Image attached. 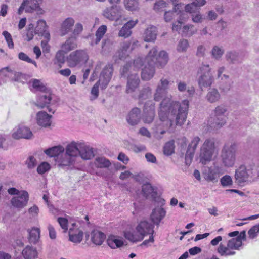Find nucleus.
I'll list each match as a JSON object with an SVG mask.
<instances>
[{"mask_svg":"<svg viewBox=\"0 0 259 259\" xmlns=\"http://www.w3.org/2000/svg\"><path fill=\"white\" fill-rule=\"evenodd\" d=\"M124 236L126 239L133 242H139L143 239L142 235H140L138 232H125Z\"/></svg>","mask_w":259,"mask_h":259,"instance_id":"obj_47","label":"nucleus"},{"mask_svg":"<svg viewBox=\"0 0 259 259\" xmlns=\"http://www.w3.org/2000/svg\"><path fill=\"white\" fill-rule=\"evenodd\" d=\"M242 245V241L234 238L228 241L227 246L221 243L217 251L221 256L233 255L236 253L235 250H239V248Z\"/></svg>","mask_w":259,"mask_h":259,"instance_id":"obj_6","label":"nucleus"},{"mask_svg":"<svg viewBox=\"0 0 259 259\" xmlns=\"http://www.w3.org/2000/svg\"><path fill=\"white\" fill-rule=\"evenodd\" d=\"M124 5L128 11H136L139 9V3L138 0H124Z\"/></svg>","mask_w":259,"mask_h":259,"instance_id":"obj_48","label":"nucleus"},{"mask_svg":"<svg viewBox=\"0 0 259 259\" xmlns=\"http://www.w3.org/2000/svg\"><path fill=\"white\" fill-rule=\"evenodd\" d=\"M79 155L84 160H89L94 156L93 148L84 143H80Z\"/></svg>","mask_w":259,"mask_h":259,"instance_id":"obj_25","label":"nucleus"},{"mask_svg":"<svg viewBox=\"0 0 259 259\" xmlns=\"http://www.w3.org/2000/svg\"><path fill=\"white\" fill-rule=\"evenodd\" d=\"M228 111V107L224 104L217 106L214 109V115L210 117L208 124L210 127L219 129L226 123L225 113Z\"/></svg>","mask_w":259,"mask_h":259,"instance_id":"obj_4","label":"nucleus"},{"mask_svg":"<svg viewBox=\"0 0 259 259\" xmlns=\"http://www.w3.org/2000/svg\"><path fill=\"white\" fill-rule=\"evenodd\" d=\"M259 232V224L253 226L248 232L249 237L250 239H254L256 237L257 233Z\"/></svg>","mask_w":259,"mask_h":259,"instance_id":"obj_62","label":"nucleus"},{"mask_svg":"<svg viewBox=\"0 0 259 259\" xmlns=\"http://www.w3.org/2000/svg\"><path fill=\"white\" fill-rule=\"evenodd\" d=\"M155 117V103L152 101L146 102L144 105L142 119L144 123H151Z\"/></svg>","mask_w":259,"mask_h":259,"instance_id":"obj_11","label":"nucleus"},{"mask_svg":"<svg viewBox=\"0 0 259 259\" xmlns=\"http://www.w3.org/2000/svg\"><path fill=\"white\" fill-rule=\"evenodd\" d=\"M64 150L65 149L62 146L59 145L48 148L44 152L50 157H55L59 156L60 154L63 153Z\"/></svg>","mask_w":259,"mask_h":259,"instance_id":"obj_39","label":"nucleus"},{"mask_svg":"<svg viewBox=\"0 0 259 259\" xmlns=\"http://www.w3.org/2000/svg\"><path fill=\"white\" fill-rule=\"evenodd\" d=\"M29 199V194L26 191H22L17 196L12 198L11 203L13 206L21 209L26 206Z\"/></svg>","mask_w":259,"mask_h":259,"instance_id":"obj_15","label":"nucleus"},{"mask_svg":"<svg viewBox=\"0 0 259 259\" xmlns=\"http://www.w3.org/2000/svg\"><path fill=\"white\" fill-rule=\"evenodd\" d=\"M113 67L111 65H106L102 70L99 80V82H101V89H105L109 82L113 72Z\"/></svg>","mask_w":259,"mask_h":259,"instance_id":"obj_16","label":"nucleus"},{"mask_svg":"<svg viewBox=\"0 0 259 259\" xmlns=\"http://www.w3.org/2000/svg\"><path fill=\"white\" fill-rule=\"evenodd\" d=\"M29 233L28 240L30 243L36 244L40 238V229L38 228L33 227L31 229H28Z\"/></svg>","mask_w":259,"mask_h":259,"instance_id":"obj_38","label":"nucleus"},{"mask_svg":"<svg viewBox=\"0 0 259 259\" xmlns=\"http://www.w3.org/2000/svg\"><path fill=\"white\" fill-rule=\"evenodd\" d=\"M197 32V28L194 25L188 24L184 25L181 30L182 35L185 37H191Z\"/></svg>","mask_w":259,"mask_h":259,"instance_id":"obj_40","label":"nucleus"},{"mask_svg":"<svg viewBox=\"0 0 259 259\" xmlns=\"http://www.w3.org/2000/svg\"><path fill=\"white\" fill-rule=\"evenodd\" d=\"M75 20L73 18L68 17L65 19L62 23L60 27L61 35L64 36L71 32Z\"/></svg>","mask_w":259,"mask_h":259,"instance_id":"obj_29","label":"nucleus"},{"mask_svg":"<svg viewBox=\"0 0 259 259\" xmlns=\"http://www.w3.org/2000/svg\"><path fill=\"white\" fill-rule=\"evenodd\" d=\"M225 58L226 61L230 65L239 64L241 63L243 61L239 53L234 50L227 51Z\"/></svg>","mask_w":259,"mask_h":259,"instance_id":"obj_22","label":"nucleus"},{"mask_svg":"<svg viewBox=\"0 0 259 259\" xmlns=\"http://www.w3.org/2000/svg\"><path fill=\"white\" fill-rule=\"evenodd\" d=\"M123 76H127L126 92L129 94L135 92L140 83V79L138 74L136 72H128Z\"/></svg>","mask_w":259,"mask_h":259,"instance_id":"obj_14","label":"nucleus"},{"mask_svg":"<svg viewBox=\"0 0 259 259\" xmlns=\"http://www.w3.org/2000/svg\"><path fill=\"white\" fill-rule=\"evenodd\" d=\"M157 36V28L156 27L151 26L148 27L144 33V39L147 42H154Z\"/></svg>","mask_w":259,"mask_h":259,"instance_id":"obj_31","label":"nucleus"},{"mask_svg":"<svg viewBox=\"0 0 259 259\" xmlns=\"http://www.w3.org/2000/svg\"><path fill=\"white\" fill-rule=\"evenodd\" d=\"M107 242L108 245L112 249L120 247L123 245V241L122 240L117 239L113 236L109 237Z\"/></svg>","mask_w":259,"mask_h":259,"instance_id":"obj_44","label":"nucleus"},{"mask_svg":"<svg viewBox=\"0 0 259 259\" xmlns=\"http://www.w3.org/2000/svg\"><path fill=\"white\" fill-rule=\"evenodd\" d=\"M220 182L223 187L231 186L233 184V181L231 177L227 175L223 176L221 179Z\"/></svg>","mask_w":259,"mask_h":259,"instance_id":"obj_59","label":"nucleus"},{"mask_svg":"<svg viewBox=\"0 0 259 259\" xmlns=\"http://www.w3.org/2000/svg\"><path fill=\"white\" fill-rule=\"evenodd\" d=\"M174 148L173 141L167 142L163 147V153L167 156L171 155L174 152Z\"/></svg>","mask_w":259,"mask_h":259,"instance_id":"obj_53","label":"nucleus"},{"mask_svg":"<svg viewBox=\"0 0 259 259\" xmlns=\"http://www.w3.org/2000/svg\"><path fill=\"white\" fill-rule=\"evenodd\" d=\"M77 45L76 41V38L73 37L68 38L65 42L62 44L61 48L62 51L65 53L75 49L77 48Z\"/></svg>","mask_w":259,"mask_h":259,"instance_id":"obj_30","label":"nucleus"},{"mask_svg":"<svg viewBox=\"0 0 259 259\" xmlns=\"http://www.w3.org/2000/svg\"><path fill=\"white\" fill-rule=\"evenodd\" d=\"M141 119V110L137 107L133 108L126 116V121L131 125L138 124Z\"/></svg>","mask_w":259,"mask_h":259,"instance_id":"obj_20","label":"nucleus"},{"mask_svg":"<svg viewBox=\"0 0 259 259\" xmlns=\"http://www.w3.org/2000/svg\"><path fill=\"white\" fill-rule=\"evenodd\" d=\"M189 101L184 100L181 103L172 101L169 98H164L160 104L158 110L159 120L155 124L154 130L157 133L163 134L166 130L173 128L175 124L181 126L186 121Z\"/></svg>","mask_w":259,"mask_h":259,"instance_id":"obj_1","label":"nucleus"},{"mask_svg":"<svg viewBox=\"0 0 259 259\" xmlns=\"http://www.w3.org/2000/svg\"><path fill=\"white\" fill-rule=\"evenodd\" d=\"M155 49L156 53L155 55L154 65L158 68H163L167 64L168 61V55L165 51H161L158 54V49L157 47H154L151 49Z\"/></svg>","mask_w":259,"mask_h":259,"instance_id":"obj_18","label":"nucleus"},{"mask_svg":"<svg viewBox=\"0 0 259 259\" xmlns=\"http://www.w3.org/2000/svg\"><path fill=\"white\" fill-rule=\"evenodd\" d=\"M137 232L142 235V237L147 234H153L154 233L153 225L149 223L147 221L141 222L136 228Z\"/></svg>","mask_w":259,"mask_h":259,"instance_id":"obj_19","label":"nucleus"},{"mask_svg":"<svg viewBox=\"0 0 259 259\" xmlns=\"http://www.w3.org/2000/svg\"><path fill=\"white\" fill-rule=\"evenodd\" d=\"M167 4L163 0H157L153 6V9L156 12H159L163 11V9L166 7Z\"/></svg>","mask_w":259,"mask_h":259,"instance_id":"obj_56","label":"nucleus"},{"mask_svg":"<svg viewBox=\"0 0 259 259\" xmlns=\"http://www.w3.org/2000/svg\"><path fill=\"white\" fill-rule=\"evenodd\" d=\"M200 141V139L198 137H195L191 141V143L189 144L188 146V149L187 150L186 153V161L187 164L188 163V159H190V162H191V160L192 158L193 157L194 152L195 151V150L196 149L197 146L198 144L199 143V142Z\"/></svg>","mask_w":259,"mask_h":259,"instance_id":"obj_26","label":"nucleus"},{"mask_svg":"<svg viewBox=\"0 0 259 259\" xmlns=\"http://www.w3.org/2000/svg\"><path fill=\"white\" fill-rule=\"evenodd\" d=\"M221 98V95L217 88H209L205 97L206 101L209 103L213 104L218 102Z\"/></svg>","mask_w":259,"mask_h":259,"instance_id":"obj_27","label":"nucleus"},{"mask_svg":"<svg viewBox=\"0 0 259 259\" xmlns=\"http://www.w3.org/2000/svg\"><path fill=\"white\" fill-rule=\"evenodd\" d=\"M41 1L42 0H23L18 10V14L21 15L24 10L26 13L36 11L37 14H43L44 10L39 6Z\"/></svg>","mask_w":259,"mask_h":259,"instance_id":"obj_8","label":"nucleus"},{"mask_svg":"<svg viewBox=\"0 0 259 259\" xmlns=\"http://www.w3.org/2000/svg\"><path fill=\"white\" fill-rule=\"evenodd\" d=\"M165 215L166 211L165 209L161 207H157L152 210L151 219L153 223L158 226Z\"/></svg>","mask_w":259,"mask_h":259,"instance_id":"obj_23","label":"nucleus"},{"mask_svg":"<svg viewBox=\"0 0 259 259\" xmlns=\"http://www.w3.org/2000/svg\"><path fill=\"white\" fill-rule=\"evenodd\" d=\"M33 136L30 130L26 126H20L12 134V137L15 139L20 138L30 139Z\"/></svg>","mask_w":259,"mask_h":259,"instance_id":"obj_24","label":"nucleus"},{"mask_svg":"<svg viewBox=\"0 0 259 259\" xmlns=\"http://www.w3.org/2000/svg\"><path fill=\"white\" fill-rule=\"evenodd\" d=\"M83 232L81 230L77 229L74 231V230L70 228L69 230V240L75 243L81 242L83 237Z\"/></svg>","mask_w":259,"mask_h":259,"instance_id":"obj_36","label":"nucleus"},{"mask_svg":"<svg viewBox=\"0 0 259 259\" xmlns=\"http://www.w3.org/2000/svg\"><path fill=\"white\" fill-rule=\"evenodd\" d=\"M37 164V160L33 156H29L25 161V164L29 169L34 168Z\"/></svg>","mask_w":259,"mask_h":259,"instance_id":"obj_58","label":"nucleus"},{"mask_svg":"<svg viewBox=\"0 0 259 259\" xmlns=\"http://www.w3.org/2000/svg\"><path fill=\"white\" fill-rule=\"evenodd\" d=\"M202 175L208 182L216 183L220 177V168L218 166H206L203 169Z\"/></svg>","mask_w":259,"mask_h":259,"instance_id":"obj_10","label":"nucleus"},{"mask_svg":"<svg viewBox=\"0 0 259 259\" xmlns=\"http://www.w3.org/2000/svg\"><path fill=\"white\" fill-rule=\"evenodd\" d=\"M191 16L192 21L195 23H201L204 19L199 10L191 15Z\"/></svg>","mask_w":259,"mask_h":259,"instance_id":"obj_57","label":"nucleus"},{"mask_svg":"<svg viewBox=\"0 0 259 259\" xmlns=\"http://www.w3.org/2000/svg\"><path fill=\"white\" fill-rule=\"evenodd\" d=\"M145 58L143 60L141 57H138L134 60L133 63H128L124 65L120 70L121 75H125L128 72H132L134 70L135 72L137 71L141 67L145 66Z\"/></svg>","mask_w":259,"mask_h":259,"instance_id":"obj_13","label":"nucleus"},{"mask_svg":"<svg viewBox=\"0 0 259 259\" xmlns=\"http://www.w3.org/2000/svg\"><path fill=\"white\" fill-rule=\"evenodd\" d=\"M255 174L254 166H249L247 168L244 165H240L235 171V178L240 185L253 178Z\"/></svg>","mask_w":259,"mask_h":259,"instance_id":"obj_7","label":"nucleus"},{"mask_svg":"<svg viewBox=\"0 0 259 259\" xmlns=\"http://www.w3.org/2000/svg\"><path fill=\"white\" fill-rule=\"evenodd\" d=\"M50 169V164L46 162L41 163L37 168V171L39 174H43Z\"/></svg>","mask_w":259,"mask_h":259,"instance_id":"obj_60","label":"nucleus"},{"mask_svg":"<svg viewBox=\"0 0 259 259\" xmlns=\"http://www.w3.org/2000/svg\"><path fill=\"white\" fill-rule=\"evenodd\" d=\"M46 23L44 20H39L37 21V25L35 27V32L36 34L39 35H45L46 37H48L50 35L48 32H46Z\"/></svg>","mask_w":259,"mask_h":259,"instance_id":"obj_42","label":"nucleus"},{"mask_svg":"<svg viewBox=\"0 0 259 259\" xmlns=\"http://www.w3.org/2000/svg\"><path fill=\"white\" fill-rule=\"evenodd\" d=\"M3 35L5 37V38L8 44V46L9 48H13L14 47V43L13 41L12 37L10 33H9L7 31H4L3 32Z\"/></svg>","mask_w":259,"mask_h":259,"instance_id":"obj_64","label":"nucleus"},{"mask_svg":"<svg viewBox=\"0 0 259 259\" xmlns=\"http://www.w3.org/2000/svg\"><path fill=\"white\" fill-rule=\"evenodd\" d=\"M106 30L107 27L105 25H102L98 29L96 32L95 44H97L99 42Z\"/></svg>","mask_w":259,"mask_h":259,"instance_id":"obj_52","label":"nucleus"},{"mask_svg":"<svg viewBox=\"0 0 259 259\" xmlns=\"http://www.w3.org/2000/svg\"><path fill=\"white\" fill-rule=\"evenodd\" d=\"M142 191L146 197L149 196L154 197L157 194L154 188L149 183L145 184L142 186Z\"/></svg>","mask_w":259,"mask_h":259,"instance_id":"obj_43","label":"nucleus"},{"mask_svg":"<svg viewBox=\"0 0 259 259\" xmlns=\"http://www.w3.org/2000/svg\"><path fill=\"white\" fill-rule=\"evenodd\" d=\"M94 164L98 168H108L111 165L110 161L104 157H96Z\"/></svg>","mask_w":259,"mask_h":259,"instance_id":"obj_45","label":"nucleus"},{"mask_svg":"<svg viewBox=\"0 0 259 259\" xmlns=\"http://www.w3.org/2000/svg\"><path fill=\"white\" fill-rule=\"evenodd\" d=\"M105 238V235L101 231L94 230L91 232L92 242L96 245H102Z\"/></svg>","mask_w":259,"mask_h":259,"instance_id":"obj_33","label":"nucleus"},{"mask_svg":"<svg viewBox=\"0 0 259 259\" xmlns=\"http://www.w3.org/2000/svg\"><path fill=\"white\" fill-rule=\"evenodd\" d=\"M232 87V83L230 81H220L219 89L222 93H228Z\"/></svg>","mask_w":259,"mask_h":259,"instance_id":"obj_54","label":"nucleus"},{"mask_svg":"<svg viewBox=\"0 0 259 259\" xmlns=\"http://www.w3.org/2000/svg\"><path fill=\"white\" fill-rule=\"evenodd\" d=\"M80 143L72 142L67 146L65 153L75 159V157L79 154V147L80 146Z\"/></svg>","mask_w":259,"mask_h":259,"instance_id":"obj_35","label":"nucleus"},{"mask_svg":"<svg viewBox=\"0 0 259 259\" xmlns=\"http://www.w3.org/2000/svg\"><path fill=\"white\" fill-rule=\"evenodd\" d=\"M169 81L164 78L160 79L159 83L158 84L155 93L154 95V100L156 101H159L163 97L166 92L168 88Z\"/></svg>","mask_w":259,"mask_h":259,"instance_id":"obj_17","label":"nucleus"},{"mask_svg":"<svg viewBox=\"0 0 259 259\" xmlns=\"http://www.w3.org/2000/svg\"><path fill=\"white\" fill-rule=\"evenodd\" d=\"M64 52L62 50H59L55 55L54 59V64H57L60 68L62 67V65L65 62Z\"/></svg>","mask_w":259,"mask_h":259,"instance_id":"obj_49","label":"nucleus"},{"mask_svg":"<svg viewBox=\"0 0 259 259\" xmlns=\"http://www.w3.org/2000/svg\"><path fill=\"white\" fill-rule=\"evenodd\" d=\"M152 90L150 87L146 86L142 88L140 91L139 99L141 100L147 99L151 96Z\"/></svg>","mask_w":259,"mask_h":259,"instance_id":"obj_50","label":"nucleus"},{"mask_svg":"<svg viewBox=\"0 0 259 259\" xmlns=\"http://www.w3.org/2000/svg\"><path fill=\"white\" fill-rule=\"evenodd\" d=\"M189 46L188 41L185 39H181L178 42L177 51L179 52H186Z\"/></svg>","mask_w":259,"mask_h":259,"instance_id":"obj_55","label":"nucleus"},{"mask_svg":"<svg viewBox=\"0 0 259 259\" xmlns=\"http://www.w3.org/2000/svg\"><path fill=\"white\" fill-rule=\"evenodd\" d=\"M237 145L234 143H226L222 148L220 158L222 165L227 168L233 167L236 161Z\"/></svg>","mask_w":259,"mask_h":259,"instance_id":"obj_2","label":"nucleus"},{"mask_svg":"<svg viewBox=\"0 0 259 259\" xmlns=\"http://www.w3.org/2000/svg\"><path fill=\"white\" fill-rule=\"evenodd\" d=\"M89 59V56L85 50H77L71 53L68 57L69 66L73 67L81 63H85Z\"/></svg>","mask_w":259,"mask_h":259,"instance_id":"obj_9","label":"nucleus"},{"mask_svg":"<svg viewBox=\"0 0 259 259\" xmlns=\"http://www.w3.org/2000/svg\"><path fill=\"white\" fill-rule=\"evenodd\" d=\"M83 30V26L80 23H77L75 26L73 30H72V36L71 37H73L74 38L76 37L77 36H78Z\"/></svg>","mask_w":259,"mask_h":259,"instance_id":"obj_61","label":"nucleus"},{"mask_svg":"<svg viewBox=\"0 0 259 259\" xmlns=\"http://www.w3.org/2000/svg\"><path fill=\"white\" fill-rule=\"evenodd\" d=\"M52 116L49 115L46 112L41 111L38 112L36 114V121L38 125L47 127L51 124Z\"/></svg>","mask_w":259,"mask_h":259,"instance_id":"obj_21","label":"nucleus"},{"mask_svg":"<svg viewBox=\"0 0 259 259\" xmlns=\"http://www.w3.org/2000/svg\"><path fill=\"white\" fill-rule=\"evenodd\" d=\"M201 148H204L213 153H215L217 148L215 140L214 138H208L205 140Z\"/></svg>","mask_w":259,"mask_h":259,"instance_id":"obj_41","label":"nucleus"},{"mask_svg":"<svg viewBox=\"0 0 259 259\" xmlns=\"http://www.w3.org/2000/svg\"><path fill=\"white\" fill-rule=\"evenodd\" d=\"M156 53L155 49H151L145 57V64L141 72V78L143 80H150L155 74L154 59Z\"/></svg>","mask_w":259,"mask_h":259,"instance_id":"obj_5","label":"nucleus"},{"mask_svg":"<svg viewBox=\"0 0 259 259\" xmlns=\"http://www.w3.org/2000/svg\"><path fill=\"white\" fill-rule=\"evenodd\" d=\"M22 254L25 259H35L38 257L36 248L27 245L22 250Z\"/></svg>","mask_w":259,"mask_h":259,"instance_id":"obj_34","label":"nucleus"},{"mask_svg":"<svg viewBox=\"0 0 259 259\" xmlns=\"http://www.w3.org/2000/svg\"><path fill=\"white\" fill-rule=\"evenodd\" d=\"M74 162L75 158L66 153H62L57 160L58 166L62 168H66L72 165Z\"/></svg>","mask_w":259,"mask_h":259,"instance_id":"obj_28","label":"nucleus"},{"mask_svg":"<svg viewBox=\"0 0 259 259\" xmlns=\"http://www.w3.org/2000/svg\"><path fill=\"white\" fill-rule=\"evenodd\" d=\"M52 98L49 93L43 92L37 98L35 105L40 108H43L50 104Z\"/></svg>","mask_w":259,"mask_h":259,"instance_id":"obj_32","label":"nucleus"},{"mask_svg":"<svg viewBox=\"0 0 259 259\" xmlns=\"http://www.w3.org/2000/svg\"><path fill=\"white\" fill-rule=\"evenodd\" d=\"M214 82V77L210 65L202 64L197 71V83L199 88L203 90L204 88L210 87Z\"/></svg>","mask_w":259,"mask_h":259,"instance_id":"obj_3","label":"nucleus"},{"mask_svg":"<svg viewBox=\"0 0 259 259\" xmlns=\"http://www.w3.org/2000/svg\"><path fill=\"white\" fill-rule=\"evenodd\" d=\"M214 154L208 150L200 148L199 154L200 162L204 165L207 164L212 160Z\"/></svg>","mask_w":259,"mask_h":259,"instance_id":"obj_37","label":"nucleus"},{"mask_svg":"<svg viewBox=\"0 0 259 259\" xmlns=\"http://www.w3.org/2000/svg\"><path fill=\"white\" fill-rule=\"evenodd\" d=\"M123 10L119 6L115 5L105 9L103 16L110 20H118L121 18Z\"/></svg>","mask_w":259,"mask_h":259,"instance_id":"obj_12","label":"nucleus"},{"mask_svg":"<svg viewBox=\"0 0 259 259\" xmlns=\"http://www.w3.org/2000/svg\"><path fill=\"white\" fill-rule=\"evenodd\" d=\"M31 81L32 83V87L34 89L42 92H46L47 89L40 80L33 79H32Z\"/></svg>","mask_w":259,"mask_h":259,"instance_id":"obj_51","label":"nucleus"},{"mask_svg":"<svg viewBox=\"0 0 259 259\" xmlns=\"http://www.w3.org/2000/svg\"><path fill=\"white\" fill-rule=\"evenodd\" d=\"M224 53V50L222 47H219L218 46H214L213 47L211 51V55L212 57L215 60H220Z\"/></svg>","mask_w":259,"mask_h":259,"instance_id":"obj_46","label":"nucleus"},{"mask_svg":"<svg viewBox=\"0 0 259 259\" xmlns=\"http://www.w3.org/2000/svg\"><path fill=\"white\" fill-rule=\"evenodd\" d=\"M131 30H130L128 27H127L125 25H124V26L120 30L118 33V35L120 37L127 38L131 35Z\"/></svg>","mask_w":259,"mask_h":259,"instance_id":"obj_63","label":"nucleus"}]
</instances>
